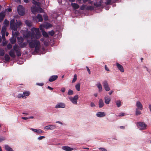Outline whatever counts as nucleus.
<instances>
[{
    "label": "nucleus",
    "mask_w": 151,
    "mask_h": 151,
    "mask_svg": "<svg viewBox=\"0 0 151 151\" xmlns=\"http://www.w3.org/2000/svg\"><path fill=\"white\" fill-rule=\"evenodd\" d=\"M116 66L118 69L122 72H124V70L122 66L118 63H116Z\"/></svg>",
    "instance_id": "14"
},
{
    "label": "nucleus",
    "mask_w": 151,
    "mask_h": 151,
    "mask_svg": "<svg viewBox=\"0 0 151 151\" xmlns=\"http://www.w3.org/2000/svg\"><path fill=\"white\" fill-rule=\"evenodd\" d=\"M75 87L76 90L79 91L80 90V83H78L75 86Z\"/></svg>",
    "instance_id": "30"
},
{
    "label": "nucleus",
    "mask_w": 151,
    "mask_h": 151,
    "mask_svg": "<svg viewBox=\"0 0 151 151\" xmlns=\"http://www.w3.org/2000/svg\"><path fill=\"white\" fill-rule=\"evenodd\" d=\"M41 31L42 32V34L44 36L46 37H48V35L47 33L46 32L44 31L43 29H42V30Z\"/></svg>",
    "instance_id": "31"
},
{
    "label": "nucleus",
    "mask_w": 151,
    "mask_h": 151,
    "mask_svg": "<svg viewBox=\"0 0 151 151\" xmlns=\"http://www.w3.org/2000/svg\"><path fill=\"white\" fill-rule=\"evenodd\" d=\"M25 23L28 27H30L32 26V22L30 21L26 20Z\"/></svg>",
    "instance_id": "28"
},
{
    "label": "nucleus",
    "mask_w": 151,
    "mask_h": 151,
    "mask_svg": "<svg viewBox=\"0 0 151 151\" xmlns=\"http://www.w3.org/2000/svg\"><path fill=\"white\" fill-rule=\"evenodd\" d=\"M70 101L74 104H76L77 101L78 99V95H76L73 97H70L69 98Z\"/></svg>",
    "instance_id": "7"
},
{
    "label": "nucleus",
    "mask_w": 151,
    "mask_h": 151,
    "mask_svg": "<svg viewBox=\"0 0 151 151\" xmlns=\"http://www.w3.org/2000/svg\"><path fill=\"white\" fill-rule=\"evenodd\" d=\"M56 128V126L55 125H50L44 127V129L47 130H52L55 129Z\"/></svg>",
    "instance_id": "11"
},
{
    "label": "nucleus",
    "mask_w": 151,
    "mask_h": 151,
    "mask_svg": "<svg viewBox=\"0 0 151 151\" xmlns=\"http://www.w3.org/2000/svg\"><path fill=\"white\" fill-rule=\"evenodd\" d=\"M6 30V27L5 26H3L1 29V33L2 34V38L4 40L5 39V35Z\"/></svg>",
    "instance_id": "13"
},
{
    "label": "nucleus",
    "mask_w": 151,
    "mask_h": 151,
    "mask_svg": "<svg viewBox=\"0 0 151 151\" xmlns=\"http://www.w3.org/2000/svg\"><path fill=\"white\" fill-rule=\"evenodd\" d=\"M99 107L100 108L102 107L104 105V103L103 101V100L101 99L99 100Z\"/></svg>",
    "instance_id": "22"
},
{
    "label": "nucleus",
    "mask_w": 151,
    "mask_h": 151,
    "mask_svg": "<svg viewBox=\"0 0 151 151\" xmlns=\"http://www.w3.org/2000/svg\"><path fill=\"white\" fill-rule=\"evenodd\" d=\"M21 22L19 20H16L15 22L14 19H12L10 22V26L11 29L14 31H16L18 27L22 25Z\"/></svg>",
    "instance_id": "3"
},
{
    "label": "nucleus",
    "mask_w": 151,
    "mask_h": 151,
    "mask_svg": "<svg viewBox=\"0 0 151 151\" xmlns=\"http://www.w3.org/2000/svg\"><path fill=\"white\" fill-rule=\"evenodd\" d=\"M47 88L50 90H52L53 89V88H51L49 86H47Z\"/></svg>",
    "instance_id": "62"
},
{
    "label": "nucleus",
    "mask_w": 151,
    "mask_h": 151,
    "mask_svg": "<svg viewBox=\"0 0 151 151\" xmlns=\"http://www.w3.org/2000/svg\"><path fill=\"white\" fill-rule=\"evenodd\" d=\"M36 18L38 19V21L41 22L43 20L42 15L40 14H38L36 16Z\"/></svg>",
    "instance_id": "27"
},
{
    "label": "nucleus",
    "mask_w": 151,
    "mask_h": 151,
    "mask_svg": "<svg viewBox=\"0 0 151 151\" xmlns=\"http://www.w3.org/2000/svg\"><path fill=\"white\" fill-rule=\"evenodd\" d=\"M62 149L63 150L66 151H71L74 149L73 148L68 146H63L62 147Z\"/></svg>",
    "instance_id": "16"
},
{
    "label": "nucleus",
    "mask_w": 151,
    "mask_h": 151,
    "mask_svg": "<svg viewBox=\"0 0 151 151\" xmlns=\"http://www.w3.org/2000/svg\"><path fill=\"white\" fill-rule=\"evenodd\" d=\"M71 6L74 9H78L79 7V5L75 3H72Z\"/></svg>",
    "instance_id": "25"
},
{
    "label": "nucleus",
    "mask_w": 151,
    "mask_h": 151,
    "mask_svg": "<svg viewBox=\"0 0 151 151\" xmlns=\"http://www.w3.org/2000/svg\"><path fill=\"white\" fill-rule=\"evenodd\" d=\"M94 5L96 7H98L100 6H101V3L100 2H97L94 4Z\"/></svg>",
    "instance_id": "40"
},
{
    "label": "nucleus",
    "mask_w": 151,
    "mask_h": 151,
    "mask_svg": "<svg viewBox=\"0 0 151 151\" xmlns=\"http://www.w3.org/2000/svg\"><path fill=\"white\" fill-rule=\"evenodd\" d=\"M125 115V114L124 113H120L117 116L119 117H121V116H124Z\"/></svg>",
    "instance_id": "48"
},
{
    "label": "nucleus",
    "mask_w": 151,
    "mask_h": 151,
    "mask_svg": "<svg viewBox=\"0 0 151 151\" xmlns=\"http://www.w3.org/2000/svg\"><path fill=\"white\" fill-rule=\"evenodd\" d=\"M140 110L138 109H135V115L138 116L142 114L141 111L139 110Z\"/></svg>",
    "instance_id": "29"
},
{
    "label": "nucleus",
    "mask_w": 151,
    "mask_h": 151,
    "mask_svg": "<svg viewBox=\"0 0 151 151\" xmlns=\"http://www.w3.org/2000/svg\"><path fill=\"white\" fill-rule=\"evenodd\" d=\"M149 108L150 109V110L151 112V104H149Z\"/></svg>",
    "instance_id": "63"
},
{
    "label": "nucleus",
    "mask_w": 151,
    "mask_h": 151,
    "mask_svg": "<svg viewBox=\"0 0 151 151\" xmlns=\"http://www.w3.org/2000/svg\"><path fill=\"white\" fill-rule=\"evenodd\" d=\"M111 0H107L105 3L106 5H109L111 2Z\"/></svg>",
    "instance_id": "43"
},
{
    "label": "nucleus",
    "mask_w": 151,
    "mask_h": 151,
    "mask_svg": "<svg viewBox=\"0 0 151 151\" xmlns=\"http://www.w3.org/2000/svg\"><path fill=\"white\" fill-rule=\"evenodd\" d=\"M10 41L12 44H14L16 42V40L15 38H13L10 39Z\"/></svg>",
    "instance_id": "39"
},
{
    "label": "nucleus",
    "mask_w": 151,
    "mask_h": 151,
    "mask_svg": "<svg viewBox=\"0 0 151 151\" xmlns=\"http://www.w3.org/2000/svg\"><path fill=\"white\" fill-rule=\"evenodd\" d=\"M30 93L29 91H26L23 92V94H24V98H25L26 97H25L24 96H28L29 94Z\"/></svg>",
    "instance_id": "37"
},
{
    "label": "nucleus",
    "mask_w": 151,
    "mask_h": 151,
    "mask_svg": "<svg viewBox=\"0 0 151 151\" xmlns=\"http://www.w3.org/2000/svg\"><path fill=\"white\" fill-rule=\"evenodd\" d=\"M30 129L31 130L33 131L34 132L37 133L38 134H40L42 133H43V132L42 131L41 129H36L32 128H30Z\"/></svg>",
    "instance_id": "18"
},
{
    "label": "nucleus",
    "mask_w": 151,
    "mask_h": 151,
    "mask_svg": "<svg viewBox=\"0 0 151 151\" xmlns=\"http://www.w3.org/2000/svg\"><path fill=\"white\" fill-rule=\"evenodd\" d=\"M4 50L2 49H0V55L3 56L4 55Z\"/></svg>",
    "instance_id": "41"
},
{
    "label": "nucleus",
    "mask_w": 151,
    "mask_h": 151,
    "mask_svg": "<svg viewBox=\"0 0 151 151\" xmlns=\"http://www.w3.org/2000/svg\"><path fill=\"white\" fill-rule=\"evenodd\" d=\"M48 33L51 36H53L54 35L55 32L54 31L52 30L50 31H49Z\"/></svg>",
    "instance_id": "44"
},
{
    "label": "nucleus",
    "mask_w": 151,
    "mask_h": 151,
    "mask_svg": "<svg viewBox=\"0 0 151 151\" xmlns=\"http://www.w3.org/2000/svg\"><path fill=\"white\" fill-rule=\"evenodd\" d=\"M32 3L35 5H36L37 6L38 5L37 2L34 0H32Z\"/></svg>",
    "instance_id": "51"
},
{
    "label": "nucleus",
    "mask_w": 151,
    "mask_h": 151,
    "mask_svg": "<svg viewBox=\"0 0 151 151\" xmlns=\"http://www.w3.org/2000/svg\"><path fill=\"white\" fill-rule=\"evenodd\" d=\"M43 11L44 10L42 8L40 7H38V12H43Z\"/></svg>",
    "instance_id": "47"
},
{
    "label": "nucleus",
    "mask_w": 151,
    "mask_h": 151,
    "mask_svg": "<svg viewBox=\"0 0 151 151\" xmlns=\"http://www.w3.org/2000/svg\"><path fill=\"white\" fill-rule=\"evenodd\" d=\"M65 103L63 102H60L56 104L55 108L56 109L59 108H64L65 107Z\"/></svg>",
    "instance_id": "10"
},
{
    "label": "nucleus",
    "mask_w": 151,
    "mask_h": 151,
    "mask_svg": "<svg viewBox=\"0 0 151 151\" xmlns=\"http://www.w3.org/2000/svg\"><path fill=\"white\" fill-rule=\"evenodd\" d=\"M137 125L138 128L141 130L146 129L147 127V125L145 123L142 122H137Z\"/></svg>",
    "instance_id": "4"
},
{
    "label": "nucleus",
    "mask_w": 151,
    "mask_h": 151,
    "mask_svg": "<svg viewBox=\"0 0 151 151\" xmlns=\"http://www.w3.org/2000/svg\"><path fill=\"white\" fill-rule=\"evenodd\" d=\"M6 138L5 137L0 136V142L5 140Z\"/></svg>",
    "instance_id": "36"
},
{
    "label": "nucleus",
    "mask_w": 151,
    "mask_h": 151,
    "mask_svg": "<svg viewBox=\"0 0 151 151\" xmlns=\"http://www.w3.org/2000/svg\"><path fill=\"white\" fill-rule=\"evenodd\" d=\"M58 78V76L57 75H53L51 76L49 79V81L50 82H52L56 80Z\"/></svg>",
    "instance_id": "17"
},
{
    "label": "nucleus",
    "mask_w": 151,
    "mask_h": 151,
    "mask_svg": "<svg viewBox=\"0 0 151 151\" xmlns=\"http://www.w3.org/2000/svg\"><path fill=\"white\" fill-rule=\"evenodd\" d=\"M48 43L47 42H44V45H45V46H47L48 45Z\"/></svg>",
    "instance_id": "64"
},
{
    "label": "nucleus",
    "mask_w": 151,
    "mask_h": 151,
    "mask_svg": "<svg viewBox=\"0 0 151 151\" xmlns=\"http://www.w3.org/2000/svg\"><path fill=\"white\" fill-rule=\"evenodd\" d=\"M56 123H58V124H60L61 125L63 124V123L62 122H60V121H57L56 122Z\"/></svg>",
    "instance_id": "60"
},
{
    "label": "nucleus",
    "mask_w": 151,
    "mask_h": 151,
    "mask_svg": "<svg viewBox=\"0 0 151 151\" xmlns=\"http://www.w3.org/2000/svg\"><path fill=\"white\" fill-rule=\"evenodd\" d=\"M87 7L86 5H83L82 6H81L80 7V9L81 10H83L84 9H86Z\"/></svg>",
    "instance_id": "42"
},
{
    "label": "nucleus",
    "mask_w": 151,
    "mask_h": 151,
    "mask_svg": "<svg viewBox=\"0 0 151 151\" xmlns=\"http://www.w3.org/2000/svg\"><path fill=\"white\" fill-rule=\"evenodd\" d=\"M27 43L28 42H23L20 44H19V45L20 47L21 48L25 47L27 45Z\"/></svg>",
    "instance_id": "24"
},
{
    "label": "nucleus",
    "mask_w": 151,
    "mask_h": 151,
    "mask_svg": "<svg viewBox=\"0 0 151 151\" xmlns=\"http://www.w3.org/2000/svg\"><path fill=\"white\" fill-rule=\"evenodd\" d=\"M77 75L76 74H75L74 75V77H73V79L72 80V83H74L75 82V81H76L77 80Z\"/></svg>",
    "instance_id": "35"
},
{
    "label": "nucleus",
    "mask_w": 151,
    "mask_h": 151,
    "mask_svg": "<svg viewBox=\"0 0 151 151\" xmlns=\"http://www.w3.org/2000/svg\"><path fill=\"white\" fill-rule=\"evenodd\" d=\"M105 102L106 104H108L111 101L110 98L108 96L104 97Z\"/></svg>",
    "instance_id": "20"
},
{
    "label": "nucleus",
    "mask_w": 151,
    "mask_h": 151,
    "mask_svg": "<svg viewBox=\"0 0 151 151\" xmlns=\"http://www.w3.org/2000/svg\"><path fill=\"white\" fill-rule=\"evenodd\" d=\"M44 19L45 20H47L48 19V17L47 16L45 15L44 16Z\"/></svg>",
    "instance_id": "56"
},
{
    "label": "nucleus",
    "mask_w": 151,
    "mask_h": 151,
    "mask_svg": "<svg viewBox=\"0 0 151 151\" xmlns=\"http://www.w3.org/2000/svg\"><path fill=\"white\" fill-rule=\"evenodd\" d=\"M99 150H101V151H107L106 149L105 148L103 147H100L99 148Z\"/></svg>",
    "instance_id": "50"
},
{
    "label": "nucleus",
    "mask_w": 151,
    "mask_h": 151,
    "mask_svg": "<svg viewBox=\"0 0 151 151\" xmlns=\"http://www.w3.org/2000/svg\"><path fill=\"white\" fill-rule=\"evenodd\" d=\"M31 30V33L28 29L22 30V33L24 37L28 38L31 37V39H27V42L29 44V47L31 48L35 47V51L38 52L40 49V43L39 41L35 39H39L41 36V34L38 28L33 27Z\"/></svg>",
    "instance_id": "1"
},
{
    "label": "nucleus",
    "mask_w": 151,
    "mask_h": 151,
    "mask_svg": "<svg viewBox=\"0 0 151 151\" xmlns=\"http://www.w3.org/2000/svg\"><path fill=\"white\" fill-rule=\"evenodd\" d=\"M94 9V7L91 6H87L86 8V9L88 10H93Z\"/></svg>",
    "instance_id": "33"
},
{
    "label": "nucleus",
    "mask_w": 151,
    "mask_h": 151,
    "mask_svg": "<svg viewBox=\"0 0 151 151\" xmlns=\"http://www.w3.org/2000/svg\"><path fill=\"white\" fill-rule=\"evenodd\" d=\"M18 43L19 44L23 42L24 40V39L22 37H17Z\"/></svg>",
    "instance_id": "23"
},
{
    "label": "nucleus",
    "mask_w": 151,
    "mask_h": 151,
    "mask_svg": "<svg viewBox=\"0 0 151 151\" xmlns=\"http://www.w3.org/2000/svg\"><path fill=\"white\" fill-rule=\"evenodd\" d=\"M4 146V148L6 151H14L12 149L7 145H5Z\"/></svg>",
    "instance_id": "21"
},
{
    "label": "nucleus",
    "mask_w": 151,
    "mask_h": 151,
    "mask_svg": "<svg viewBox=\"0 0 151 151\" xmlns=\"http://www.w3.org/2000/svg\"><path fill=\"white\" fill-rule=\"evenodd\" d=\"M86 69H87V70L88 72V73L89 74H91V71H90V70L89 69V68L87 66L86 67Z\"/></svg>",
    "instance_id": "54"
},
{
    "label": "nucleus",
    "mask_w": 151,
    "mask_h": 151,
    "mask_svg": "<svg viewBox=\"0 0 151 151\" xmlns=\"http://www.w3.org/2000/svg\"><path fill=\"white\" fill-rule=\"evenodd\" d=\"M73 94V91L69 89L68 92V94L69 95H72Z\"/></svg>",
    "instance_id": "38"
},
{
    "label": "nucleus",
    "mask_w": 151,
    "mask_h": 151,
    "mask_svg": "<svg viewBox=\"0 0 151 151\" xmlns=\"http://www.w3.org/2000/svg\"><path fill=\"white\" fill-rule=\"evenodd\" d=\"M135 105L137 107L136 109H138L141 110L143 109V105L139 101H137Z\"/></svg>",
    "instance_id": "9"
},
{
    "label": "nucleus",
    "mask_w": 151,
    "mask_h": 151,
    "mask_svg": "<svg viewBox=\"0 0 151 151\" xmlns=\"http://www.w3.org/2000/svg\"><path fill=\"white\" fill-rule=\"evenodd\" d=\"M4 58L5 60L6 61H9L10 59L9 55L7 54H6L5 55Z\"/></svg>",
    "instance_id": "32"
},
{
    "label": "nucleus",
    "mask_w": 151,
    "mask_h": 151,
    "mask_svg": "<svg viewBox=\"0 0 151 151\" xmlns=\"http://www.w3.org/2000/svg\"><path fill=\"white\" fill-rule=\"evenodd\" d=\"M114 92V91L113 90H111L110 92H109V95H111V94Z\"/></svg>",
    "instance_id": "61"
},
{
    "label": "nucleus",
    "mask_w": 151,
    "mask_h": 151,
    "mask_svg": "<svg viewBox=\"0 0 151 151\" xmlns=\"http://www.w3.org/2000/svg\"><path fill=\"white\" fill-rule=\"evenodd\" d=\"M39 7H37L36 6H33L31 7V10L32 13L35 14L36 12H38V10Z\"/></svg>",
    "instance_id": "12"
},
{
    "label": "nucleus",
    "mask_w": 151,
    "mask_h": 151,
    "mask_svg": "<svg viewBox=\"0 0 151 151\" xmlns=\"http://www.w3.org/2000/svg\"><path fill=\"white\" fill-rule=\"evenodd\" d=\"M96 85L98 88L99 91V92H101L102 91V87L100 82H98Z\"/></svg>",
    "instance_id": "19"
},
{
    "label": "nucleus",
    "mask_w": 151,
    "mask_h": 151,
    "mask_svg": "<svg viewBox=\"0 0 151 151\" xmlns=\"http://www.w3.org/2000/svg\"><path fill=\"white\" fill-rule=\"evenodd\" d=\"M18 97L19 98H24V94H19L18 95Z\"/></svg>",
    "instance_id": "46"
},
{
    "label": "nucleus",
    "mask_w": 151,
    "mask_h": 151,
    "mask_svg": "<svg viewBox=\"0 0 151 151\" xmlns=\"http://www.w3.org/2000/svg\"><path fill=\"white\" fill-rule=\"evenodd\" d=\"M102 84L103 87L106 91H108L110 90V88L107 81H104L103 82Z\"/></svg>",
    "instance_id": "8"
},
{
    "label": "nucleus",
    "mask_w": 151,
    "mask_h": 151,
    "mask_svg": "<svg viewBox=\"0 0 151 151\" xmlns=\"http://www.w3.org/2000/svg\"><path fill=\"white\" fill-rule=\"evenodd\" d=\"M17 12L19 15L23 16L24 14V9L21 5H19L17 7Z\"/></svg>",
    "instance_id": "5"
},
{
    "label": "nucleus",
    "mask_w": 151,
    "mask_h": 151,
    "mask_svg": "<svg viewBox=\"0 0 151 151\" xmlns=\"http://www.w3.org/2000/svg\"><path fill=\"white\" fill-rule=\"evenodd\" d=\"M143 68H146L148 72L149 73H150V70L149 69H148L147 67H146L145 66H144Z\"/></svg>",
    "instance_id": "57"
},
{
    "label": "nucleus",
    "mask_w": 151,
    "mask_h": 151,
    "mask_svg": "<svg viewBox=\"0 0 151 151\" xmlns=\"http://www.w3.org/2000/svg\"><path fill=\"white\" fill-rule=\"evenodd\" d=\"M51 27L52 25L50 24L45 22L40 25V29L41 31H42V29H43V27L47 29Z\"/></svg>",
    "instance_id": "6"
},
{
    "label": "nucleus",
    "mask_w": 151,
    "mask_h": 151,
    "mask_svg": "<svg viewBox=\"0 0 151 151\" xmlns=\"http://www.w3.org/2000/svg\"><path fill=\"white\" fill-rule=\"evenodd\" d=\"M5 15V13L4 12L0 13V20H2Z\"/></svg>",
    "instance_id": "26"
},
{
    "label": "nucleus",
    "mask_w": 151,
    "mask_h": 151,
    "mask_svg": "<svg viewBox=\"0 0 151 151\" xmlns=\"http://www.w3.org/2000/svg\"><path fill=\"white\" fill-rule=\"evenodd\" d=\"M15 52L17 56L19 57L21 55V50L18 46L16 44L14 45L13 49L11 50L9 52V55L13 58H15L16 57Z\"/></svg>",
    "instance_id": "2"
},
{
    "label": "nucleus",
    "mask_w": 151,
    "mask_h": 151,
    "mask_svg": "<svg viewBox=\"0 0 151 151\" xmlns=\"http://www.w3.org/2000/svg\"><path fill=\"white\" fill-rule=\"evenodd\" d=\"M116 103L117 107H119L121 106V102L120 100H117L116 101Z\"/></svg>",
    "instance_id": "34"
},
{
    "label": "nucleus",
    "mask_w": 151,
    "mask_h": 151,
    "mask_svg": "<svg viewBox=\"0 0 151 151\" xmlns=\"http://www.w3.org/2000/svg\"><path fill=\"white\" fill-rule=\"evenodd\" d=\"M105 70H107V71H109V68L107 67V66H106V65H105Z\"/></svg>",
    "instance_id": "55"
},
{
    "label": "nucleus",
    "mask_w": 151,
    "mask_h": 151,
    "mask_svg": "<svg viewBox=\"0 0 151 151\" xmlns=\"http://www.w3.org/2000/svg\"><path fill=\"white\" fill-rule=\"evenodd\" d=\"M22 119L24 120H27L29 119V118L27 117H22Z\"/></svg>",
    "instance_id": "58"
},
{
    "label": "nucleus",
    "mask_w": 151,
    "mask_h": 151,
    "mask_svg": "<svg viewBox=\"0 0 151 151\" xmlns=\"http://www.w3.org/2000/svg\"><path fill=\"white\" fill-rule=\"evenodd\" d=\"M65 88L64 87L61 88V91L63 93H64L65 92Z\"/></svg>",
    "instance_id": "52"
},
{
    "label": "nucleus",
    "mask_w": 151,
    "mask_h": 151,
    "mask_svg": "<svg viewBox=\"0 0 151 151\" xmlns=\"http://www.w3.org/2000/svg\"><path fill=\"white\" fill-rule=\"evenodd\" d=\"M45 138V136H40V137H38L37 138V139L39 140H41L42 139Z\"/></svg>",
    "instance_id": "49"
},
{
    "label": "nucleus",
    "mask_w": 151,
    "mask_h": 151,
    "mask_svg": "<svg viewBox=\"0 0 151 151\" xmlns=\"http://www.w3.org/2000/svg\"><path fill=\"white\" fill-rule=\"evenodd\" d=\"M37 85H39V86H42L44 84L42 83H37Z\"/></svg>",
    "instance_id": "59"
},
{
    "label": "nucleus",
    "mask_w": 151,
    "mask_h": 151,
    "mask_svg": "<svg viewBox=\"0 0 151 151\" xmlns=\"http://www.w3.org/2000/svg\"><path fill=\"white\" fill-rule=\"evenodd\" d=\"M7 47L8 49H10L12 47V45L10 43L8 44L7 46Z\"/></svg>",
    "instance_id": "45"
},
{
    "label": "nucleus",
    "mask_w": 151,
    "mask_h": 151,
    "mask_svg": "<svg viewBox=\"0 0 151 151\" xmlns=\"http://www.w3.org/2000/svg\"><path fill=\"white\" fill-rule=\"evenodd\" d=\"M90 105L91 107H94L95 106L93 102H91L90 104Z\"/></svg>",
    "instance_id": "53"
},
{
    "label": "nucleus",
    "mask_w": 151,
    "mask_h": 151,
    "mask_svg": "<svg viewBox=\"0 0 151 151\" xmlns=\"http://www.w3.org/2000/svg\"><path fill=\"white\" fill-rule=\"evenodd\" d=\"M106 114L103 112H99L96 114V116L99 117H102L105 116Z\"/></svg>",
    "instance_id": "15"
}]
</instances>
